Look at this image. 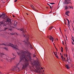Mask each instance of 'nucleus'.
<instances>
[{"label": "nucleus", "mask_w": 74, "mask_h": 74, "mask_svg": "<svg viewBox=\"0 0 74 74\" xmlns=\"http://www.w3.org/2000/svg\"><path fill=\"white\" fill-rule=\"evenodd\" d=\"M71 67H73V65H71Z\"/></svg>", "instance_id": "55"}, {"label": "nucleus", "mask_w": 74, "mask_h": 74, "mask_svg": "<svg viewBox=\"0 0 74 74\" xmlns=\"http://www.w3.org/2000/svg\"><path fill=\"white\" fill-rule=\"evenodd\" d=\"M68 62L69 63H70V62L68 61Z\"/></svg>", "instance_id": "52"}, {"label": "nucleus", "mask_w": 74, "mask_h": 74, "mask_svg": "<svg viewBox=\"0 0 74 74\" xmlns=\"http://www.w3.org/2000/svg\"><path fill=\"white\" fill-rule=\"evenodd\" d=\"M64 59L65 60H66V59H65V58H64Z\"/></svg>", "instance_id": "41"}, {"label": "nucleus", "mask_w": 74, "mask_h": 74, "mask_svg": "<svg viewBox=\"0 0 74 74\" xmlns=\"http://www.w3.org/2000/svg\"><path fill=\"white\" fill-rule=\"evenodd\" d=\"M62 44H64V42H63V41H62Z\"/></svg>", "instance_id": "36"}, {"label": "nucleus", "mask_w": 74, "mask_h": 74, "mask_svg": "<svg viewBox=\"0 0 74 74\" xmlns=\"http://www.w3.org/2000/svg\"><path fill=\"white\" fill-rule=\"evenodd\" d=\"M41 69H42H42H43V68L42 67H41Z\"/></svg>", "instance_id": "40"}, {"label": "nucleus", "mask_w": 74, "mask_h": 74, "mask_svg": "<svg viewBox=\"0 0 74 74\" xmlns=\"http://www.w3.org/2000/svg\"><path fill=\"white\" fill-rule=\"evenodd\" d=\"M17 1V0H15L14 2H16Z\"/></svg>", "instance_id": "29"}, {"label": "nucleus", "mask_w": 74, "mask_h": 74, "mask_svg": "<svg viewBox=\"0 0 74 74\" xmlns=\"http://www.w3.org/2000/svg\"><path fill=\"white\" fill-rule=\"evenodd\" d=\"M72 40H73V42H74V40H73V39H72Z\"/></svg>", "instance_id": "51"}, {"label": "nucleus", "mask_w": 74, "mask_h": 74, "mask_svg": "<svg viewBox=\"0 0 74 74\" xmlns=\"http://www.w3.org/2000/svg\"><path fill=\"white\" fill-rule=\"evenodd\" d=\"M26 40L25 42V46L26 47H30L31 49H32L33 48V47H32V45H31V44H30V42H29L28 41L29 37H28L27 38L26 37Z\"/></svg>", "instance_id": "5"}, {"label": "nucleus", "mask_w": 74, "mask_h": 74, "mask_svg": "<svg viewBox=\"0 0 74 74\" xmlns=\"http://www.w3.org/2000/svg\"><path fill=\"white\" fill-rule=\"evenodd\" d=\"M69 8H72V9H73V7H71L70 6H69Z\"/></svg>", "instance_id": "19"}, {"label": "nucleus", "mask_w": 74, "mask_h": 74, "mask_svg": "<svg viewBox=\"0 0 74 74\" xmlns=\"http://www.w3.org/2000/svg\"><path fill=\"white\" fill-rule=\"evenodd\" d=\"M61 58H62V59H63V56H61Z\"/></svg>", "instance_id": "35"}, {"label": "nucleus", "mask_w": 74, "mask_h": 74, "mask_svg": "<svg viewBox=\"0 0 74 74\" xmlns=\"http://www.w3.org/2000/svg\"><path fill=\"white\" fill-rule=\"evenodd\" d=\"M60 55L61 56H62V53H60Z\"/></svg>", "instance_id": "42"}, {"label": "nucleus", "mask_w": 74, "mask_h": 74, "mask_svg": "<svg viewBox=\"0 0 74 74\" xmlns=\"http://www.w3.org/2000/svg\"><path fill=\"white\" fill-rule=\"evenodd\" d=\"M26 14H27V15H28V14L27 13H26Z\"/></svg>", "instance_id": "58"}, {"label": "nucleus", "mask_w": 74, "mask_h": 74, "mask_svg": "<svg viewBox=\"0 0 74 74\" xmlns=\"http://www.w3.org/2000/svg\"><path fill=\"white\" fill-rule=\"evenodd\" d=\"M23 36L24 37H25L26 36V35L25 34H23Z\"/></svg>", "instance_id": "16"}, {"label": "nucleus", "mask_w": 74, "mask_h": 74, "mask_svg": "<svg viewBox=\"0 0 74 74\" xmlns=\"http://www.w3.org/2000/svg\"><path fill=\"white\" fill-rule=\"evenodd\" d=\"M55 3H50V4H55Z\"/></svg>", "instance_id": "22"}, {"label": "nucleus", "mask_w": 74, "mask_h": 74, "mask_svg": "<svg viewBox=\"0 0 74 74\" xmlns=\"http://www.w3.org/2000/svg\"><path fill=\"white\" fill-rule=\"evenodd\" d=\"M73 32H74V29H73Z\"/></svg>", "instance_id": "59"}, {"label": "nucleus", "mask_w": 74, "mask_h": 74, "mask_svg": "<svg viewBox=\"0 0 74 74\" xmlns=\"http://www.w3.org/2000/svg\"><path fill=\"white\" fill-rule=\"evenodd\" d=\"M68 23V24H69V26H70V23Z\"/></svg>", "instance_id": "38"}, {"label": "nucleus", "mask_w": 74, "mask_h": 74, "mask_svg": "<svg viewBox=\"0 0 74 74\" xmlns=\"http://www.w3.org/2000/svg\"><path fill=\"white\" fill-rule=\"evenodd\" d=\"M1 61H2V62H3V60H1Z\"/></svg>", "instance_id": "64"}, {"label": "nucleus", "mask_w": 74, "mask_h": 74, "mask_svg": "<svg viewBox=\"0 0 74 74\" xmlns=\"http://www.w3.org/2000/svg\"><path fill=\"white\" fill-rule=\"evenodd\" d=\"M73 47H72V51H73L74 50V48H73Z\"/></svg>", "instance_id": "26"}, {"label": "nucleus", "mask_w": 74, "mask_h": 74, "mask_svg": "<svg viewBox=\"0 0 74 74\" xmlns=\"http://www.w3.org/2000/svg\"><path fill=\"white\" fill-rule=\"evenodd\" d=\"M66 38H67V36H66Z\"/></svg>", "instance_id": "47"}, {"label": "nucleus", "mask_w": 74, "mask_h": 74, "mask_svg": "<svg viewBox=\"0 0 74 74\" xmlns=\"http://www.w3.org/2000/svg\"><path fill=\"white\" fill-rule=\"evenodd\" d=\"M67 56V54L66 55V57Z\"/></svg>", "instance_id": "61"}, {"label": "nucleus", "mask_w": 74, "mask_h": 74, "mask_svg": "<svg viewBox=\"0 0 74 74\" xmlns=\"http://www.w3.org/2000/svg\"><path fill=\"white\" fill-rule=\"evenodd\" d=\"M65 44H66V47H67V46L66 45V40H65Z\"/></svg>", "instance_id": "25"}, {"label": "nucleus", "mask_w": 74, "mask_h": 74, "mask_svg": "<svg viewBox=\"0 0 74 74\" xmlns=\"http://www.w3.org/2000/svg\"><path fill=\"white\" fill-rule=\"evenodd\" d=\"M18 30H21V31H23V33H25V32L24 30V29L23 28H21V29H17Z\"/></svg>", "instance_id": "9"}, {"label": "nucleus", "mask_w": 74, "mask_h": 74, "mask_svg": "<svg viewBox=\"0 0 74 74\" xmlns=\"http://www.w3.org/2000/svg\"><path fill=\"white\" fill-rule=\"evenodd\" d=\"M47 5H49V6H50V5H50L49 4H47Z\"/></svg>", "instance_id": "39"}, {"label": "nucleus", "mask_w": 74, "mask_h": 74, "mask_svg": "<svg viewBox=\"0 0 74 74\" xmlns=\"http://www.w3.org/2000/svg\"><path fill=\"white\" fill-rule=\"evenodd\" d=\"M52 42H53V40H54V39H52V40H51Z\"/></svg>", "instance_id": "27"}, {"label": "nucleus", "mask_w": 74, "mask_h": 74, "mask_svg": "<svg viewBox=\"0 0 74 74\" xmlns=\"http://www.w3.org/2000/svg\"><path fill=\"white\" fill-rule=\"evenodd\" d=\"M12 55L13 56V58H11L8 56H6V55H4L3 53H1V58L5 59L7 61L10 62H11L12 60H14V59H15L16 56L15 55V54L13 53H12Z\"/></svg>", "instance_id": "3"}, {"label": "nucleus", "mask_w": 74, "mask_h": 74, "mask_svg": "<svg viewBox=\"0 0 74 74\" xmlns=\"http://www.w3.org/2000/svg\"><path fill=\"white\" fill-rule=\"evenodd\" d=\"M33 57H34H34H36V55H34Z\"/></svg>", "instance_id": "30"}, {"label": "nucleus", "mask_w": 74, "mask_h": 74, "mask_svg": "<svg viewBox=\"0 0 74 74\" xmlns=\"http://www.w3.org/2000/svg\"><path fill=\"white\" fill-rule=\"evenodd\" d=\"M8 34L10 35H11V34H12V35H15V33L11 34L10 33H8Z\"/></svg>", "instance_id": "12"}, {"label": "nucleus", "mask_w": 74, "mask_h": 74, "mask_svg": "<svg viewBox=\"0 0 74 74\" xmlns=\"http://www.w3.org/2000/svg\"><path fill=\"white\" fill-rule=\"evenodd\" d=\"M65 25H66V22H65Z\"/></svg>", "instance_id": "57"}, {"label": "nucleus", "mask_w": 74, "mask_h": 74, "mask_svg": "<svg viewBox=\"0 0 74 74\" xmlns=\"http://www.w3.org/2000/svg\"><path fill=\"white\" fill-rule=\"evenodd\" d=\"M64 32H66V30H65Z\"/></svg>", "instance_id": "60"}, {"label": "nucleus", "mask_w": 74, "mask_h": 74, "mask_svg": "<svg viewBox=\"0 0 74 74\" xmlns=\"http://www.w3.org/2000/svg\"><path fill=\"white\" fill-rule=\"evenodd\" d=\"M51 7L52 8V7H53V6H51Z\"/></svg>", "instance_id": "50"}, {"label": "nucleus", "mask_w": 74, "mask_h": 74, "mask_svg": "<svg viewBox=\"0 0 74 74\" xmlns=\"http://www.w3.org/2000/svg\"><path fill=\"white\" fill-rule=\"evenodd\" d=\"M13 23H14V26H16V24H17V23L15 21L14 22L13 20H12V25Z\"/></svg>", "instance_id": "8"}, {"label": "nucleus", "mask_w": 74, "mask_h": 74, "mask_svg": "<svg viewBox=\"0 0 74 74\" xmlns=\"http://www.w3.org/2000/svg\"><path fill=\"white\" fill-rule=\"evenodd\" d=\"M34 66H35V68L37 70H38L39 71H37V72L38 73H40L41 72L40 71V62H38V60L37 59V60L35 61H34Z\"/></svg>", "instance_id": "4"}, {"label": "nucleus", "mask_w": 74, "mask_h": 74, "mask_svg": "<svg viewBox=\"0 0 74 74\" xmlns=\"http://www.w3.org/2000/svg\"><path fill=\"white\" fill-rule=\"evenodd\" d=\"M65 49H66V52H67V47H66H66H65Z\"/></svg>", "instance_id": "17"}, {"label": "nucleus", "mask_w": 74, "mask_h": 74, "mask_svg": "<svg viewBox=\"0 0 74 74\" xmlns=\"http://www.w3.org/2000/svg\"><path fill=\"white\" fill-rule=\"evenodd\" d=\"M61 48H63V47H61Z\"/></svg>", "instance_id": "62"}, {"label": "nucleus", "mask_w": 74, "mask_h": 74, "mask_svg": "<svg viewBox=\"0 0 74 74\" xmlns=\"http://www.w3.org/2000/svg\"><path fill=\"white\" fill-rule=\"evenodd\" d=\"M67 21L68 22V23H70V21H69V20H67Z\"/></svg>", "instance_id": "28"}, {"label": "nucleus", "mask_w": 74, "mask_h": 74, "mask_svg": "<svg viewBox=\"0 0 74 74\" xmlns=\"http://www.w3.org/2000/svg\"><path fill=\"white\" fill-rule=\"evenodd\" d=\"M43 72H44V70H43Z\"/></svg>", "instance_id": "56"}, {"label": "nucleus", "mask_w": 74, "mask_h": 74, "mask_svg": "<svg viewBox=\"0 0 74 74\" xmlns=\"http://www.w3.org/2000/svg\"><path fill=\"white\" fill-rule=\"evenodd\" d=\"M0 45H6L5 44L3 43L2 44H0Z\"/></svg>", "instance_id": "21"}, {"label": "nucleus", "mask_w": 74, "mask_h": 74, "mask_svg": "<svg viewBox=\"0 0 74 74\" xmlns=\"http://www.w3.org/2000/svg\"><path fill=\"white\" fill-rule=\"evenodd\" d=\"M68 60H69V58H67V62H69V61H68Z\"/></svg>", "instance_id": "31"}, {"label": "nucleus", "mask_w": 74, "mask_h": 74, "mask_svg": "<svg viewBox=\"0 0 74 74\" xmlns=\"http://www.w3.org/2000/svg\"><path fill=\"white\" fill-rule=\"evenodd\" d=\"M7 29H8V28H5L4 29V30L5 31V30H7Z\"/></svg>", "instance_id": "13"}, {"label": "nucleus", "mask_w": 74, "mask_h": 74, "mask_svg": "<svg viewBox=\"0 0 74 74\" xmlns=\"http://www.w3.org/2000/svg\"><path fill=\"white\" fill-rule=\"evenodd\" d=\"M70 1V0H65V1L64 2V4H69L70 3H71V2H69V1ZM71 4H72L71 3Z\"/></svg>", "instance_id": "6"}, {"label": "nucleus", "mask_w": 74, "mask_h": 74, "mask_svg": "<svg viewBox=\"0 0 74 74\" xmlns=\"http://www.w3.org/2000/svg\"><path fill=\"white\" fill-rule=\"evenodd\" d=\"M54 53H55H55H56L55 52H53Z\"/></svg>", "instance_id": "45"}, {"label": "nucleus", "mask_w": 74, "mask_h": 74, "mask_svg": "<svg viewBox=\"0 0 74 74\" xmlns=\"http://www.w3.org/2000/svg\"><path fill=\"white\" fill-rule=\"evenodd\" d=\"M61 51L62 52H63V50L61 49Z\"/></svg>", "instance_id": "33"}, {"label": "nucleus", "mask_w": 74, "mask_h": 74, "mask_svg": "<svg viewBox=\"0 0 74 74\" xmlns=\"http://www.w3.org/2000/svg\"><path fill=\"white\" fill-rule=\"evenodd\" d=\"M31 7L34 10L36 11V10H35V8H34V6H33V5H31Z\"/></svg>", "instance_id": "11"}, {"label": "nucleus", "mask_w": 74, "mask_h": 74, "mask_svg": "<svg viewBox=\"0 0 74 74\" xmlns=\"http://www.w3.org/2000/svg\"><path fill=\"white\" fill-rule=\"evenodd\" d=\"M50 37L49 36H47V37L48 38H49V37Z\"/></svg>", "instance_id": "37"}, {"label": "nucleus", "mask_w": 74, "mask_h": 74, "mask_svg": "<svg viewBox=\"0 0 74 74\" xmlns=\"http://www.w3.org/2000/svg\"><path fill=\"white\" fill-rule=\"evenodd\" d=\"M65 8L66 10H67V9L68 8V7H67V6H66L65 7Z\"/></svg>", "instance_id": "20"}, {"label": "nucleus", "mask_w": 74, "mask_h": 74, "mask_svg": "<svg viewBox=\"0 0 74 74\" xmlns=\"http://www.w3.org/2000/svg\"><path fill=\"white\" fill-rule=\"evenodd\" d=\"M63 48H62L61 49V50H63Z\"/></svg>", "instance_id": "49"}, {"label": "nucleus", "mask_w": 74, "mask_h": 74, "mask_svg": "<svg viewBox=\"0 0 74 74\" xmlns=\"http://www.w3.org/2000/svg\"><path fill=\"white\" fill-rule=\"evenodd\" d=\"M9 30H10V31H11V30H12V29H9Z\"/></svg>", "instance_id": "32"}, {"label": "nucleus", "mask_w": 74, "mask_h": 74, "mask_svg": "<svg viewBox=\"0 0 74 74\" xmlns=\"http://www.w3.org/2000/svg\"><path fill=\"white\" fill-rule=\"evenodd\" d=\"M46 8H48V7H46Z\"/></svg>", "instance_id": "48"}, {"label": "nucleus", "mask_w": 74, "mask_h": 74, "mask_svg": "<svg viewBox=\"0 0 74 74\" xmlns=\"http://www.w3.org/2000/svg\"><path fill=\"white\" fill-rule=\"evenodd\" d=\"M65 66V67H66V68L68 70L70 69V66H69V65L68 64L66 65Z\"/></svg>", "instance_id": "7"}, {"label": "nucleus", "mask_w": 74, "mask_h": 74, "mask_svg": "<svg viewBox=\"0 0 74 74\" xmlns=\"http://www.w3.org/2000/svg\"><path fill=\"white\" fill-rule=\"evenodd\" d=\"M12 16H13V17H15V16L14 15H13Z\"/></svg>", "instance_id": "34"}, {"label": "nucleus", "mask_w": 74, "mask_h": 74, "mask_svg": "<svg viewBox=\"0 0 74 74\" xmlns=\"http://www.w3.org/2000/svg\"><path fill=\"white\" fill-rule=\"evenodd\" d=\"M66 20H67H67H69L67 19H66Z\"/></svg>", "instance_id": "63"}, {"label": "nucleus", "mask_w": 74, "mask_h": 74, "mask_svg": "<svg viewBox=\"0 0 74 74\" xmlns=\"http://www.w3.org/2000/svg\"><path fill=\"white\" fill-rule=\"evenodd\" d=\"M0 74H1V72H0Z\"/></svg>", "instance_id": "44"}, {"label": "nucleus", "mask_w": 74, "mask_h": 74, "mask_svg": "<svg viewBox=\"0 0 74 74\" xmlns=\"http://www.w3.org/2000/svg\"><path fill=\"white\" fill-rule=\"evenodd\" d=\"M56 57L57 58H58V56H56Z\"/></svg>", "instance_id": "43"}, {"label": "nucleus", "mask_w": 74, "mask_h": 74, "mask_svg": "<svg viewBox=\"0 0 74 74\" xmlns=\"http://www.w3.org/2000/svg\"><path fill=\"white\" fill-rule=\"evenodd\" d=\"M55 55H56V56L57 55L56 54H55Z\"/></svg>", "instance_id": "53"}, {"label": "nucleus", "mask_w": 74, "mask_h": 74, "mask_svg": "<svg viewBox=\"0 0 74 74\" xmlns=\"http://www.w3.org/2000/svg\"><path fill=\"white\" fill-rule=\"evenodd\" d=\"M8 46H10L14 48L16 50L18 55L20 56L21 58L19 63H18L16 66L12 69V71L19 72L20 70L25 69L27 66L29 65V62H32L31 55L30 53L23 50L20 51L18 49V47L16 45H15L14 43H9L7 45Z\"/></svg>", "instance_id": "1"}, {"label": "nucleus", "mask_w": 74, "mask_h": 74, "mask_svg": "<svg viewBox=\"0 0 74 74\" xmlns=\"http://www.w3.org/2000/svg\"><path fill=\"white\" fill-rule=\"evenodd\" d=\"M5 13H3L1 14H0V18H3L5 19V22L3 21L0 22V28L1 26H7V25H12V23H11V20L8 17L5 15ZM4 23L6 24H4Z\"/></svg>", "instance_id": "2"}, {"label": "nucleus", "mask_w": 74, "mask_h": 74, "mask_svg": "<svg viewBox=\"0 0 74 74\" xmlns=\"http://www.w3.org/2000/svg\"><path fill=\"white\" fill-rule=\"evenodd\" d=\"M3 48L5 49L6 51H8V48L6 47H4Z\"/></svg>", "instance_id": "15"}, {"label": "nucleus", "mask_w": 74, "mask_h": 74, "mask_svg": "<svg viewBox=\"0 0 74 74\" xmlns=\"http://www.w3.org/2000/svg\"><path fill=\"white\" fill-rule=\"evenodd\" d=\"M66 15H67V16H69V15L67 13H65Z\"/></svg>", "instance_id": "23"}, {"label": "nucleus", "mask_w": 74, "mask_h": 74, "mask_svg": "<svg viewBox=\"0 0 74 74\" xmlns=\"http://www.w3.org/2000/svg\"><path fill=\"white\" fill-rule=\"evenodd\" d=\"M49 39L50 40H53L54 39V38L52 36H50V37H49Z\"/></svg>", "instance_id": "10"}, {"label": "nucleus", "mask_w": 74, "mask_h": 74, "mask_svg": "<svg viewBox=\"0 0 74 74\" xmlns=\"http://www.w3.org/2000/svg\"><path fill=\"white\" fill-rule=\"evenodd\" d=\"M64 20L65 22H66V20H65V19H64Z\"/></svg>", "instance_id": "54"}, {"label": "nucleus", "mask_w": 74, "mask_h": 74, "mask_svg": "<svg viewBox=\"0 0 74 74\" xmlns=\"http://www.w3.org/2000/svg\"><path fill=\"white\" fill-rule=\"evenodd\" d=\"M53 26H52L51 27H50L49 29V30H51V29H52V28H53Z\"/></svg>", "instance_id": "14"}, {"label": "nucleus", "mask_w": 74, "mask_h": 74, "mask_svg": "<svg viewBox=\"0 0 74 74\" xmlns=\"http://www.w3.org/2000/svg\"><path fill=\"white\" fill-rule=\"evenodd\" d=\"M72 44H73V45H74V43H73V42H72Z\"/></svg>", "instance_id": "46"}, {"label": "nucleus", "mask_w": 74, "mask_h": 74, "mask_svg": "<svg viewBox=\"0 0 74 74\" xmlns=\"http://www.w3.org/2000/svg\"><path fill=\"white\" fill-rule=\"evenodd\" d=\"M70 13V12L69 11H67L66 12L65 14H69Z\"/></svg>", "instance_id": "18"}, {"label": "nucleus", "mask_w": 74, "mask_h": 74, "mask_svg": "<svg viewBox=\"0 0 74 74\" xmlns=\"http://www.w3.org/2000/svg\"><path fill=\"white\" fill-rule=\"evenodd\" d=\"M50 9H51V10H52V8L51 7V5H50Z\"/></svg>", "instance_id": "24"}]
</instances>
